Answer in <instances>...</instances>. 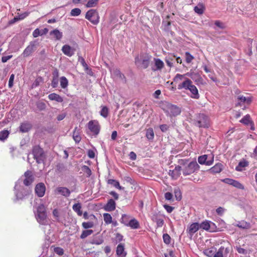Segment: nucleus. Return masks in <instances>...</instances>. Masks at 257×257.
<instances>
[{
	"label": "nucleus",
	"mask_w": 257,
	"mask_h": 257,
	"mask_svg": "<svg viewBox=\"0 0 257 257\" xmlns=\"http://www.w3.org/2000/svg\"><path fill=\"white\" fill-rule=\"evenodd\" d=\"M199 229H202L205 230H209V222L205 221L202 222L201 224H199Z\"/></svg>",
	"instance_id": "obj_44"
},
{
	"label": "nucleus",
	"mask_w": 257,
	"mask_h": 257,
	"mask_svg": "<svg viewBox=\"0 0 257 257\" xmlns=\"http://www.w3.org/2000/svg\"><path fill=\"white\" fill-rule=\"evenodd\" d=\"M155 66L157 69H162L164 66L163 62L160 59H155Z\"/></svg>",
	"instance_id": "obj_39"
},
{
	"label": "nucleus",
	"mask_w": 257,
	"mask_h": 257,
	"mask_svg": "<svg viewBox=\"0 0 257 257\" xmlns=\"http://www.w3.org/2000/svg\"><path fill=\"white\" fill-rule=\"evenodd\" d=\"M37 107L39 110H43L46 108V104L43 102H39L37 103Z\"/></svg>",
	"instance_id": "obj_53"
},
{
	"label": "nucleus",
	"mask_w": 257,
	"mask_h": 257,
	"mask_svg": "<svg viewBox=\"0 0 257 257\" xmlns=\"http://www.w3.org/2000/svg\"><path fill=\"white\" fill-rule=\"evenodd\" d=\"M208 156L207 155H204L200 156L198 158V163L200 165H209V161L207 160Z\"/></svg>",
	"instance_id": "obj_30"
},
{
	"label": "nucleus",
	"mask_w": 257,
	"mask_h": 257,
	"mask_svg": "<svg viewBox=\"0 0 257 257\" xmlns=\"http://www.w3.org/2000/svg\"><path fill=\"white\" fill-rule=\"evenodd\" d=\"M24 176L25 179H24L23 183L25 186L30 185L34 181V178L33 177L32 173L31 171L28 170L24 173Z\"/></svg>",
	"instance_id": "obj_14"
},
{
	"label": "nucleus",
	"mask_w": 257,
	"mask_h": 257,
	"mask_svg": "<svg viewBox=\"0 0 257 257\" xmlns=\"http://www.w3.org/2000/svg\"><path fill=\"white\" fill-rule=\"evenodd\" d=\"M163 206L167 212L169 213H171L174 209L173 207L167 204H164Z\"/></svg>",
	"instance_id": "obj_57"
},
{
	"label": "nucleus",
	"mask_w": 257,
	"mask_h": 257,
	"mask_svg": "<svg viewBox=\"0 0 257 257\" xmlns=\"http://www.w3.org/2000/svg\"><path fill=\"white\" fill-rule=\"evenodd\" d=\"M82 171L86 174L87 177H90L91 175V171L87 166H83L82 168Z\"/></svg>",
	"instance_id": "obj_46"
},
{
	"label": "nucleus",
	"mask_w": 257,
	"mask_h": 257,
	"mask_svg": "<svg viewBox=\"0 0 257 257\" xmlns=\"http://www.w3.org/2000/svg\"><path fill=\"white\" fill-rule=\"evenodd\" d=\"M131 219L130 215L123 214L121 216V218L120 220V221L122 224H123L124 225L127 226Z\"/></svg>",
	"instance_id": "obj_32"
},
{
	"label": "nucleus",
	"mask_w": 257,
	"mask_h": 257,
	"mask_svg": "<svg viewBox=\"0 0 257 257\" xmlns=\"http://www.w3.org/2000/svg\"><path fill=\"white\" fill-rule=\"evenodd\" d=\"M53 215L57 220H59V212L57 209H54L53 211Z\"/></svg>",
	"instance_id": "obj_64"
},
{
	"label": "nucleus",
	"mask_w": 257,
	"mask_h": 257,
	"mask_svg": "<svg viewBox=\"0 0 257 257\" xmlns=\"http://www.w3.org/2000/svg\"><path fill=\"white\" fill-rule=\"evenodd\" d=\"M80 133V130L78 127H75L73 132V139L76 143H79L81 140Z\"/></svg>",
	"instance_id": "obj_21"
},
{
	"label": "nucleus",
	"mask_w": 257,
	"mask_h": 257,
	"mask_svg": "<svg viewBox=\"0 0 257 257\" xmlns=\"http://www.w3.org/2000/svg\"><path fill=\"white\" fill-rule=\"evenodd\" d=\"M237 226L242 229H249L250 227V223H247L246 221H242L241 222H239L237 224Z\"/></svg>",
	"instance_id": "obj_36"
},
{
	"label": "nucleus",
	"mask_w": 257,
	"mask_h": 257,
	"mask_svg": "<svg viewBox=\"0 0 257 257\" xmlns=\"http://www.w3.org/2000/svg\"><path fill=\"white\" fill-rule=\"evenodd\" d=\"M25 196L22 192H19L16 194V198L17 200H22L25 198Z\"/></svg>",
	"instance_id": "obj_61"
},
{
	"label": "nucleus",
	"mask_w": 257,
	"mask_h": 257,
	"mask_svg": "<svg viewBox=\"0 0 257 257\" xmlns=\"http://www.w3.org/2000/svg\"><path fill=\"white\" fill-rule=\"evenodd\" d=\"M194 59V57L191 55L189 52L185 53V60L186 63H190Z\"/></svg>",
	"instance_id": "obj_49"
},
{
	"label": "nucleus",
	"mask_w": 257,
	"mask_h": 257,
	"mask_svg": "<svg viewBox=\"0 0 257 257\" xmlns=\"http://www.w3.org/2000/svg\"><path fill=\"white\" fill-rule=\"evenodd\" d=\"M93 232V231L91 229H88V230H83L80 235V238L81 239H84L87 236L90 235L91 234H92Z\"/></svg>",
	"instance_id": "obj_38"
},
{
	"label": "nucleus",
	"mask_w": 257,
	"mask_h": 257,
	"mask_svg": "<svg viewBox=\"0 0 257 257\" xmlns=\"http://www.w3.org/2000/svg\"><path fill=\"white\" fill-rule=\"evenodd\" d=\"M188 89L192 93L191 97L193 98H198L199 94L196 87L192 84V82L189 79H186L182 83L179 84L178 86V89Z\"/></svg>",
	"instance_id": "obj_2"
},
{
	"label": "nucleus",
	"mask_w": 257,
	"mask_h": 257,
	"mask_svg": "<svg viewBox=\"0 0 257 257\" xmlns=\"http://www.w3.org/2000/svg\"><path fill=\"white\" fill-rule=\"evenodd\" d=\"M199 229V223L195 222L191 224L189 228L188 232L190 234H193Z\"/></svg>",
	"instance_id": "obj_29"
},
{
	"label": "nucleus",
	"mask_w": 257,
	"mask_h": 257,
	"mask_svg": "<svg viewBox=\"0 0 257 257\" xmlns=\"http://www.w3.org/2000/svg\"><path fill=\"white\" fill-rule=\"evenodd\" d=\"M9 134V132L7 130L0 132V140L4 141L6 140L8 138Z\"/></svg>",
	"instance_id": "obj_37"
},
{
	"label": "nucleus",
	"mask_w": 257,
	"mask_h": 257,
	"mask_svg": "<svg viewBox=\"0 0 257 257\" xmlns=\"http://www.w3.org/2000/svg\"><path fill=\"white\" fill-rule=\"evenodd\" d=\"M169 126L167 124H161L160 125V128L161 129V131L163 132H165L167 131L169 129Z\"/></svg>",
	"instance_id": "obj_59"
},
{
	"label": "nucleus",
	"mask_w": 257,
	"mask_h": 257,
	"mask_svg": "<svg viewBox=\"0 0 257 257\" xmlns=\"http://www.w3.org/2000/svg\"><path fill=\"white\" fill-rule=\"evenodd\" d=\"M176 56L172 54H170L166 57L165 61L167 65L170 67L173 66Z\"/></svg>",
	"instance_id": "obj_28"
},
{
	"label": "nucleus",
	"mask_w": 257,
	"mask_h": 257,
	"mask_svg": "<svg viewBox=\"0 0 257 257\" xmlns=\"http://www.w3.org/2000/svg\"><path fill=\"white\" fill-rule=\"evenodd\" d=\"M103 220L105 224H109L112 222V217L111 215L108 213H104L103 214Z\"/></svg>",
	"instance_id": "obj_35"
},
{
	"label": "nucleus",
	"mask_w": 257,
	"mask_h": 257,
	"mask_svg": "<svg viewBox=\"0 0 257 257\" xmlns=\"http://www.w3.org/2000/svg\"><path fill=\"white\" fill-rule=\"evenodd\" d=\"M231 185L237 189L243 190L244 189L243 185L238 181L233 180Z\"/></svg>",
	"instance_id": "obj_42"
},
{
	"label": "nucleus",
	"mask_w": 257,
	"mask_h": 257,
	"mask_svg": "<svg viewBox=\"0 0 257 257\" xmlns=\"http://www.w3.org/2000/svg\"><path fill=\"white\" fill-rule=\"evenodd\" d=\"M48 98L51 100H55L58 102H62L63 101V98L55 93H51L48 95Z\"/></svg>",
	"instance_id": "obj_26"
},
{
	"label": "nucleus",
	"mask_w": 257,
	"mask_h": 257,
	"mask_svg": "<svg viewBox=\"0 0 257 257\" xmlns=\"http://www.w3.org/2000/svg\"><path fill=\"white\" fill-rule=\"evenodd\" d=\"M98 1L99 0H88L85 6L87 8L94 7L97 5Z\"/></svg>",
	"instance_id": "obj_41"
},
{
	"label": "nucleus",
	"mask_w": 257,
	"mask_h": 257,
	"mask_svg": "<svg viewBox=\"0 0 257 257\" xmlns=\"http://www.w3.org/2000/svg\"><path fill=\"white\" fill-rule=\"evenodd\" d=\"M50 35L52 36L56 40H60L63 36L62 32L56 29L50 32Z\"/></svg>",
	"instance_id": "obj_24"
},
{
	"label": "nucleus",
	"mask_w": 257,
	"mask_h": 257,
	"mask_svg": "<svg viewBox=\"0 0 257 257\" xmlns=\"http://www.w3.org/2000/svg\"><path fill=\"white\" fill-rule=\"evenodd\" d=\"M237 103L236 105L241 106L242 104L249 105L252 101L251 97H246L243 95H239L237 96Z\"/></svg>",
	"instance_id": "obj_15"
},
{
	"label": "nucleus",
	"mask_w": 257,
	"mask_h": 257,
	"mask_svg": "<svg viewBox=\"0 0 257 257\" xmlns=\"http://www.w3.org/2000/svg\"><path fill=\"white\" fill-rule=\"evenodd\" d=\"M68 84V82L67 78L62 76L60 78V85L62 88H65L67 87Z\"/></svg>",
	"instance_id": "obj_40"
},
{
	"label": "nucleus",
	"mask_w": 257,
	"mask_h": 257,
	"mask_svg": "<svg viewBox=\"0 0 257 257\" xmlns=\"http://www.w3.org/2000/svg\"><path fill=\"white\" fill-rule=\"evenodd\" d=\"M54 252L59 255H62L64 254V250L62 248L60 247H55L54 249Z\"/></svg>",
	"instance_id": "obj_51"
},
{
	"label": "nucleus",
	"mask_w": 257,
	"mask_h": 257,
	"mask_svg": "<svg viewBox=\"0 0 257 257\" xmlns=\"http://www.w3.org/2000/svg\"><path fill=\"white\" fill-rule=\"evenodd\" d=\"M55 191L57 193L60 194L66 197H68L71 193L70 191L67 188L64 187H57Z\"/></svg>",
	"instance_id": "obj_18"
},
{
	"label": "nucleus",
	"mask_w": 257,
	"mask_h": 257,
	"mask_svg": "<svg viewBox=\"0 0 257 257\" xmlns=\"http://www.w3.org/2000/svg\"><path fill=\"white\" fill-rule=\"evenodd\" d=\"M94 224L92 222H84L82 223V227L85 229L92 228Z\"/></svg>",
	"instance_id": "obj_50"
},
{
	"label": "nucleus",
	"mask_w": 257,
	"mask_h": 257,
	"mask_svg": "<svg viewBox=\"0 0 257 257\" xmlns=\"http://www.w3.org/2000/svg\"><path fill=\"white\" fill-rule=\"evenodd\" d=\"M85 18L93 25H97L99 22L98 13L96 10L94 9H91L86 13Z\"/></svg>",
	"instance_id": "obj_6"
},
{
	"label": "nucleus",
	"mask_w": 257,
	"mask_h": 257,
	"mask_svg": "<svg viewBox=\"0 0 257 257\" xmlns=\"http://www.w3.org/2000/svg\"><path fill=\"white\" fill-rule=\"evenodd\" d=\"M107 183L108 184L112 185L114 187H115V188H116L119 190L122 189V188L121 187V186H120L119 183L118 182V181H117L115 180L108 179L107 180Z\"/></svg>",
	"instance_id": "obj_33"
},
{
	"label": "nucleus",
	"mask_w": 257,
	"mask_h": 257,
	"mask_svg": "<svg viewBox=\"0 0 257 257\" xmlns=\"http://www.w3.org/2000/svg\"><path fill=\"white\" fill-rule=\"evenodd\" d=\"M32 127V124L29 122H24L21 123L19 126L20 131L22 133H27Z\"/></svg>",
	"instance_id": "obj_19"
},
{
	"label": "nucleus",
	"mask_w": 257,
	"mask_h": 257,
	"mask_svg": "<svg viewBox=\"0 0 257 257\" xmlns=\"http://www.w3.org/2000/svg\"><path fill=\"white\" fill-rule=\"evenodd\" d=\"M73 210L77 213L78 216L82 215V211H81V205L80 203L74 204L72 206Z\"/></svg>",
	"instance_id": "obj_31"
},
{
	"label": "nucleus",
	"mask_w": 257,
	"mask_h": 257,
	"mask_svg": "<svg viewBox=\"0 0 257 257\" xmlns=\"http://www.w3.org/2000/svg\"><path fill=\"white\" fill-rule=\"evenodd\" d=\"M181 171H182L181 167L177 166L173 170L169 171V175L173 179L176 180L180 176Z\"/></svg>",
	"instance_id": "obj_11"
},
{
	"label": "nucleus",
	"mask_w": 257,
	"mask_h": 257,
	"mask_svg": "<svg viewBox=\"0 0 257 257\" xmlns=\"http://www.w3.org/2000/svg\"><path fill=\"white\" fill-rule=\"evenodd\" d=\"M240 122L245 125L250 124V129L252 131L254 130V123L251 120L250 116L249 114L245 115L240 120Z\"/></svg>",
	"instance_id": "obj_16"
},
{
	"label": "nucleus",
	"mask_w": 257,
	"mask_h": 257,
	"mask_svg": "<svg viewBox=\"0 0 257 257\" xmlns=\"http://www.w3.org/2000/svg\"><path fill=\"white\" fill-rule=\"evenodd\" d=\"M152 220L157 224V227L160 228L163 226L164 224L163 217L157 212H154L151 215Z\"/></svg>",
	"instance_id": "obj_9"
},
{
	"label": "nucleus",
	"mask_w": 257,
	"mask_h": 257,
	"mask_svg": "<svg viewBox=\"0 0 257 257\" xmlns=\"http://www.w3.org/2000/svg\"><path fill=\"white\" fill-rule=\"evenodd\" d=\"M163 241L166 244H169L171 242V237L167 233H165L163 235Z\"/></svg>",
	"instance_id": "obj_47"
},
{
	"label": "nucleus",
	"mask_w": 257,
	"mask_h": 257,
	"mask_svg": "<svg viewBox=\"0 0 257 257\" xmlns=\"http://www.w3.org/2000/svg\"><path fill=\"white\" fill-rule=\"evenodd\" d=\"M35 217L40 224L47 225L48 224L46 208L44 204H41L37 207Z\"/></svg>",
	"instance_id": "obj_1"
},
{
	"label": "nucleus",
	"mask_w": 257,
	"mask_h": 257,
	"mask_svg": "<svg viewBox=\"0 0 257 257\" xmlns=\"http://www.w3.org/2000/svg\"><path fill=\"white\" fill-rule=\"evenodd\" d=\"M34 158L37 163L40 164L44 161L45 156L43 149L39 147L35 146L33 149Z\"/></svg>",
	"instance_id": "obj_8"
},
{
	"label": "nucleus",
	"mask_w": 257,
	"mask_h": 257,
	"mask_svg": "<svg viewBox=\"0 0 257 257\" xmlns=\"http://www.w3.org/2000/svg\"><path fill=\"white\" fill-rule=\"evenodd\" d=\"M126 226H129L132 229H138L140 227V223L136 219L133 218L130 220Z\"/></svg>",
	"instance_id": "obj_25"
},
{
	"label": "nucleus",
	"mask_w": 257,
	"mask_h": 257,
	"mask_svg": "<svg viewBox=\"0 0 257 257\" xmlns=\"http://www.w3.org/2000/svg\"><path fill=\"white\" fill-rule=\"evenodd\" d=\"M205 8L202 4H199L194 7V10L195 13L199 15L202 14L204 12Z\"/></svg>",
	"instance_id": "obj_34"
},
{
	"label": "nucleus",
	"mask_w": 257,
	"mask_h": 257,
	"mask_svg": "<svg viewBox=\"0 0 257 257\" xmlns=\"http://www.w3.org/2000/svg\"><path fill=\"white\" fill-rule=\"evenodd\" d=\"M236 250L237 251V252L239 253H241V254H245L247 253V251L245 249H244L242 247H237L236 248Z\"/></svg>",
	"instance_id": "obj_62"
},
{
	"label": "nucleus",
	"mask_w": 257,
	"mask_h": 257,
	"mask_svg": "<svg viewBox=\"0 0 257 257\" xmlns=\"http://www.w3.org/2000/svg\"><path fill=\"white\" fill-rule=\"evenodd\" d=\"M100 114L102 116L106 117L108 114V108L106 106H102Z\"/></svg>",
	"instance_id": "obj_43"
},
{
	"label": "nucleus",
	"mask_w": 257,
	"mask_h": 257,
	"mask_svg": "<svg viewBox=\"0 0 257 257\" xmlns=\"http://www.w3.org/2000/svg\"><path fill=\"white\" fill-rule=\"evenodd\" d=\"M33 36L34 38H37L39 36H41V31L39 29H36L33 32Z\"/></svg>",
	"instance_id": "obj_58"
},
{
	"label": "nucleus",
	"mask_w": 257,
	"mask_h": 257,
	"mask_svg": "<svg viewBox=\"0 0 257 257\" xmlns=\"http://www.w3.org/2000/svg\"><path fill=\"white\" fill-rule=\"evenodd\" d=\"M115 201L112 199H110L104 206V209L106 211H112L115 210Z\"/></svg>",
	"instance_id": "obj_17"
},
{
	"label": "nucleus",
	"mask_w": 257,
	"mask_h": 257,
	"mask_svg": "<svg viewBox=\"0 0 257 257\" xmlns=\"http://www.w3.org/2000/svg\"><path fill=\"white\" fill-rule=\"evenodd\" d=\"M14 78H15V75L14 74H11L10 76V77L9 78V84H8L9 87L10 88H12L13 86Z\"/></svg>",
	"instance_id": "obj_54"
},
{
	"label": "nucleus",
	"mask_w": 257,
	"mask_h": 257,
	"mask_svg": "<svg viewBox=\"0 0 257 257\" xmlns=\"http://www.w3.org/2000/svg\"><path fill=\"white\" fill-rule=\"evenodd\" d=\"M87 127L90 132L94 136H97L100 131L101 126L97 120H91L87 123Z\"/></svg>",
	"instance_id": "obj_7"
},
{
	"label": "nucleus",
	"mask_w": 257,
	"mask_h": 257,
	"mask_svg": "<svg viewBox=\"0 0 257 257\" xmlns=\"http://www.w3.org/2000/svg\"><path fill=\"white\" fill-rule=\"evenodd\" d=\"M58 84V78L53 77L51 82V86L53 88L57 87Z\"/></svg>",
	"instance_id": "obj_55"
},
{
	"label": "nucleus",
	"mask_w": 257,
	"mask_h": 257,
	"mask_svg": "<svg viewBox=\"0 0 257 257\" xmlns=\"http://www.w3.org/2000/svg\"><path fill=\"white\" fill-rule=\"evenodd\" d=\"M151 58V56L148 53L141 54L140 57L135 58V64L141 68L146 69L150 64Z\"/></svg>",
	"instance_id": "obj_4"
},
{
	"label": "nucleus",
	"mask_w": 257,
	"mask_h": 257,
	"mask_svg": "<svg viewBox=\"0 0 257 257\" xmlns=\"http://www.w3.org/2000/svg\"><path fill=\"white\" fill-rule=\"evenodd\" d=\"M199 166L196 161H192L189 164L183 163L181 170L183 175H190L199 169Z\"/></svg>",
	"instance_id": "obj_3"
},
{
	"label": "nucleus",
	"mask_w": 257,
	"mask_h": 257,
	"mask_svg": "<svg viewBox=\"0 0 257 257\" xmlns=\"http://www.w3.org/2000/svg\"><path fill=\"white\" fill-rule=\"evenodd\" d=\"M217 231H218V229L215 224L210 221V232H215Z\"/></svg>",
	"instance_id": "obj_52"
},
{
	"label": "nucleus",
	"mask_w": 257,
	"mask_h": 257,
	"mask_svg": "<svg viewBox=\"0 0 257 257\" xmlns=\"http://www.w3.org/2000/svg\"><path fill=\"white\" fill-rule=\"evenodd\" d=\"M223 168V165L221 163H217L210 169V171L212 173H220Z\"/></svg>",
	"instance_id": "obj_27"
},
{
	"label": "nucleus",
	"mask_w": 257,
	"mask_h": 257,
	"mask_svg": "<svg viewBox=\"0 0 257 257\" xmlns=\"http://www.w3.org/2000/svg\"><path fill=\"white\" fill-rule=\"evenodd\" d=\"M36 49V45L34 42H31L24 50L22 55L24 57H27L32 55Z\"/></svg>",
	"instance_id": "obj_10"
},
{
	"label": "nucleus",
	"mask_w": 257,
	"mask_h": 257,
	"mask_svg": "<svg viewBox=\"0 0 257 257\" xmlns=\"http://www.w3.org/2000/svg\"><path fill=\"white\" fill-rule=\"evenodd\" d=\"M165 198L167 200H171L173 198V195L170 192H166L165 194Z\"/></svg>",
	"instance_id": "obj_63"
},
{
	"label": "nucleus",
	"mask_w": 257,
	"mask_h": 257,
	"mask_svg": "<svg viewBox=\"0 0 257 257\" xmlns=\"http://www.w3.org/2000/svg\"><path fill=\"white\" fill-rule=\"evenodd\" d=\"M214 25L216 27L221 29L225 28L224 24L219 21H216L214 23Z\"/></svg>",
	"instance_id": "obj_56"
},
{
	"label": "nucleus",
	"mask_w": 257,
	"mask_h": 257,
	"mask_svg": "<svg viewBox=\"0 0 257 257\" xmlns=\"http://www.w3.org/2000/svg\"><path fill=\"white\" fill-rule=\"evenodd\" d=\"M229 252V248L228 247L221 246L218 251L214 253L213 257H227Z\"/></svg>",
	"instance_id": "obj_12"
},
{
	"label": "nucleus",
	"mask_w": 257,
	"mask_h": 257,
	"mask_svg": "<svg viewBox=\"0 0 257 257\" xmlns=\"http://www.w3.org/2000/svg\"><path fill=\"white\" fill-rule=\"evenodd\" d=\"M81 12L79 8H75L71 10L70 15L71 16H78L81 14Z\"/></svg>",
	"instance_id": "obj_48"
},
{
	"label": "nucleus",
	"mask_w": 257,
	"mask_h": 257,
	"mask_svg": "<svg viewBox=\"0 0 257 257\" xmlns=\"http://www.w3.org/2000/svg\"><path fill=\"white\" fill-rule=\"evenodd\" d=\"M164 106L163 109L170 117L176 116L181 113V108L176 105L166 102Z\"/></svg>",
	"instance_id": "obj_5"
},
{
	"label": "nucleus",
	"mask_w": 257,
	"mask_h": 257,
	"mask_svg": "<svg viewBox=\"0 0 257 257\" xmlns=\"http://www.w3.org/2000/svg\"><path fill=\"white\" fill-rule=\"evenodd\" d=\"M116 254L118 257H125L126 252L124 251V246L123 244H119L116 250Z\"/></svg>",
	"instance_id": "obj_20"
},
{
	"label": "nucleus",
	"mask_w": 257,
	"mask_h": 257,
	"mask_svg": "<svg viewBox=\"0 0 257 257\" xmlns=\"http://www.w3.org/2000/svg\"><path fill=\"white\" fill-rule=\"evenodd\" d=\"M224 210L225 209L223 207H219L216 209V211L218 215L221 216L223 214Z\"/></svg>",
	"instance_id": "obj_60"
},
{
	"label": "nucleus",
	"mask_w": 257,
	"mask_h": 257,
	"mask_svg": "<svg viewBox=\"0 0 257 257\" xmlns=\"http://www.w3.org/2000/svg\"><path fill=\"white\" fill-rule=\"evenodd\" d=\"M46 191L45 185L43 183L38 184L35 187V192L39 197L44 196Z\"/></svg>",
	"instance_id": "obj_13"
},
{
	"label": "nucleus",
	"mask_w": 257,
	"mask_h": 257,
	"mask_svg": "<svg viewBox=\"0 0 257 257\" xmlns=\"http://www.w3.org/2000/svg\"><path fill=\"white\" fill-rule=\"evenodd\" d=\"M62 51L65 55L69 57L72 56L74 54L72 48L68 45H64L62 48Z\"/></svg>",
	"instance_id": "obj_22"
},
{
	"label": "nucleus",
	"mask_w": 257,
	"mask_h": 257,
	"mask_svg": "<svg viewBox=\"0 0 257 257\" xmlns=\"http://www.w3.org/2000/svg\"><path fill=\"white\" fill-rule=\"evenodd\" d=\"M146 137L149 140H152L154 137V133L152 128L147 130L146 132Z\"/></svg>",
	"instance_id": "obj_45"
},
{
	"label": "nucleus",
	"mask_w": 257,
	"mask_h": 257,
	"mask_svg": "<svg viewBox=\"0 0 257 257\" xmlns=\"http://www.w3.org/2000/svg\"><path fill=\"white\" fill-rule=\"evenodd\" d=\"M249 165V162L245 160H242L240 161L237 166L235 167V170L239 172L242 171L244 169L243 168L248 166Z\"/></svg>",
	"instance_id": "obj_23"
}]
</instances>
